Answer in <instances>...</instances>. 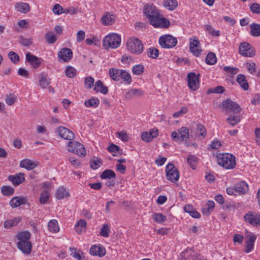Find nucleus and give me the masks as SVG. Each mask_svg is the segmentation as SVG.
<instances>
[{"label":"nucleus","mask_w":260,"mask_h":260,"mask_svg":"<svg viewBox=\"0 0 260 260\" xmlns=\"http://www.w3.org/2000/svg\"><path fill=\"white\" fill-rule=\"evenodd\" d=\"M159 43L164 48H172L177 45V40L171 35H167L159 38Z\"/></svg>","instance_id":"1a4fd4ad"},{"label":"nucleus","mask_w":260,"mask_h":260,"mask_svg":"<svg viewBox=\"0 0 260 260\" xmlns=\"http://www.w3.org/2000/svg\"><path fill=\"white\" fill-rule=\"evenodd\" d=\"M141 138L143 141L148 143L153 140V137L150 136L148 132H147L142 133Z\"/></svg>","instance_id":"0e129e2a"},{"label":"nucleus","mask_w":260,"mask_h":260,"mask_svg":"<svg viewBox=\"0 0 260 260\" xmlns=\"http://www.w3.org/2000/svg\"><path fill=\"white\" fill-rule=\"evenodd\" d=\"M49 198V195L48 192L47 190H43L41 193L39 200L40 203L41 204H46L48 202Z\"/></svg>","instance_id":"09e8293b"},{"label":"nucleus","mask_w":260,"mask_h":260,"mask_svg":"<svg viewBox=\"0 0 260 260\" xmlns=\"http://www.w3.org/2000/svg\"><path fill=\"white\" fill-rule=\"evenodd\" d=\"M102 164V159L98 157H93L90 161V166L93 170L98 169Z\"/></svg>","instance_id":"ea45409f"},{"label":"nucleus","mask_w":260,"mask_h":260,"mask_svg":"<svg viewBox=\"0 0 260 260\" xmlns=\"http://www.w3.org/2000/svg\"><path fill=\"white\" fill-rule=\"evenodd\" d=\"M65 74L68 77L73 78L76 75L77 70L73 67L67 66L65 70Z\"/></svg>","instance_id":"79ce46f5"},{"label":"nucleus","mask_w":260,"mask_h":260,"mask_svg":"<svg viewBox=\"0 0 260 260\" xmlns=\"http://www.w3.org/2000/svg\"><path fill=\"white\" fill-rule=\"evenodd\" d=\"M251 29V35L253 37H259L260 36V24L256 23L250 25Z\"/></svg>","instance_id":"2f4dec72"},{"label":"nucleus","mask_w":260,"mask_h":260,"mask_svg":"<svg viewBox=\"0 0 260 260\" xmlns=\"http://www.w3.org/2000/svg\"><path fill=\"white\" fill-rule=\"evenodd\" d=\"M115 17L109 12L106 13L101 18V22L105 25H112L115 22Z\"/></svg>","instance_id":"5701e85b"},{"label":"nucleus","mask_w":260,"mask_h":260,"mask_svg":"<svg viewBox=\"0 0 260 260\" xmlns=\"http://www.w3.org/2000/svg\"><path fill=\"white\" fill-rule=\"evenodd\" d=\"M94 82V79L91 76H88L84 79V85L86 88L90 89Z\"/></svg>","instance_id":"8fccbe9b"},{"label":"nucleus","mask_w":260,"mask_h":260,"mask_svg":"<svg viewBox=\"0 0 260 260\" xmlns=\"http://www.w3.org/2000/svg\"><path fill=\"white\" fill-rule=\"evenodd\" d=\"M84 104L87 107H97L100 104V100L98 98H92L91 99L86 101Z\"/></svg>","instance_id":"4c0bfd02"},{"label":"nucleus","mask_w":260,"mask_h":260,"mask_svg":"<svg viewBox=\"0 0 260 260\" xmlns=\"http://www.w3.org/2000/svg\"><path fill=\"white\" fill-rule=\"evenodd\" d=\"M45 39L48 44H53L57 40L55 35L52 31L47 32L45 36Z\"/></svg>","instance_id":"a18cd8bd"},{"label":"nucleus","mask_w":260,"mask_h":260,"mask_svg":"<svg viewBox=\"0 0 260 260\" xmlns=\"http://www.w3.org/2000/svg\"><path fill=\"white\" fill-rule=\"evenodd\" d=\"M147 55L153 59H156L159 55V51L155 47H150L148 49Z\"/></svg>","instance_id":"c03bdc74"},{"label":"nucleus","mask_w":260,"mask_h":260,"mask_svg":"<svg viewBox=\"0 0 260 260\" xmlns=\"http://www.w3.org/2000/svg\"><path fill=\"white\" fill-rule=\"evenodd\" d=\"M68 150L78 155L83 157L86 154L85 148L81 143L76 141H69L68 142Z\"/></svg>","instance_id":"423d86ee"},{"label":"nucleus","mask_w":260,"mask_h":260,"mask_svg":"<svg viewBox=\"0 0 260 260\" xmlns=\"http://www.w3.org/2000/svg\"><path fill=\"white\" fill-rule=\"evenodd\" d=\"M26 61L28 62L34 69L38 68L41 63L40 58L30 52L26 54Z\"/></svg>","instance_id":"a211bd4d"},{"label":"nucleus","mask_w":260,"mask_h":260,"mask_svg":"<svg viewBox=\"0 0 260 260\" xmlns=\"http://www.w3.org/2000/svg\"><path fill=\"white\" fill-rule=\"evenodd\" d=\"M225 90L224 88L222 86H217L214 88H209L207 91V93H222Z\"/></svg>","instance_id":"864d4df0"},{"label":"nucleus","mask_w":260,"mask_h":260,"mask_svg":"<svg viewBox=\"0 0 260 260\" xmlns=\"http://www.w3.org/2000/svg\"><path fill=\"white\" fill-rule=\"evenodd\" d=\"M223 107L235 113H239L241 111L240 106L237 103L233 102L230 99H226L222 103Z\"/></svg>","instance_id":"2eb2a0df"},{"label":"nucleus","mask_w":260,"mask_h":260,"mask_svg":"<svg viewBox=\"0 0 260 260\" xmlns=\"http://www.w3.org/2000/svg\"><path fill=\"white\" fill-rule=\"evenodd\" d=\"M120 43V36L115 33L108 35L103 40V46L106 48H117Z\"/></svg>","instance_id":"20e7f679"},{"label":"nucleus","mask_w":260,"mask_h":260,"mask_svg":"<svg viewBox=\"0 0 260 260\" xmlns=\"http://www.w3.org/2000/svg\"><path fill=\"white\" fill-rule=\"evenodd\" d=\"M15 9L17 11L24 14L27 13L30 9L27 3L21 2H18L15 4Z\"/></svg>","instance_id":"a878e982"},{"label":"nucleus","mask_w":260,"mask_h":260,"mask_svg":"<svg viewBox=\"0 0 260 260\" xmlns=\"http://www.w3.org/2000/svg\"><path fill=\"white\" fill-rule=\"evenodd\" d=\"M256 239V236L252 233L247 235L245 249V251L246 253H249L253 250Z\"/></svg>","instance_id":"aec40b11"},{"label":"nucleus","mask_w":260,"mask_h":260,"mask_svg":"<svg viewBox=\"0 0 260 260\" xmlns=\"http://www.w3.org/2000/svg\"><path fill=\"white\" fill-rule=\"evenodd\" d=\"M226 120L230 125L234 126L239 122L240 117L238 116H230Z\"/></svg>","instance_id":"603ef678"},{"label":"nucleus","mask_w":260,"mask_h":260,"mask_svg":"<svg viewBox=\"0 0 260 260\" xmlns=\"http://www.w3.org/2000/svg\"><path fill=\"white\" fill-rule=\"evenodd\" d=\"M69 196V192L67 189L63 186L58 187L55 193V197L57 200H61L64 198H67Z\"/></svg>","instance_id":"bb28decb"},{"label":"nucleus","mask_w":260,"mask_h":260,"mask_svg":"<svg viewBox=\"0 0 260 260\" xmlns=\"http://www.w3.org/2000/svg\"><path fill=\"white\" fill-rule=\"evenodd\" d=\"M48 226L49 230L51 232L56 233L59 230L58 222L55 219L50 220L48 223Z\"/></svg>","instance_id":"c9c22d12"},{"label":"nucleus","mask_w":260,"mask_h":260,"mask_svg":"<svg viewBox=\"0 0 260 260\" xmlns=\"http://www.w3.org/2000/svg\"><path fill=\"white\" fill-rule=\"evenodd\" d=\"M167 179L172 182H176L179 178V173L178 169L172 163H169L166 167Z\"/></svg>","instance_id":"0eeeda50"},{"label":"nucleus","mask_w":260,"mask_h":260,"mask_svg":"<svg viewBox=\"0 0 260 260\" xmlns=\"http://www.w3.org/2000/svg\"><path fill=\"white\" fill-rule=\"evenodd\" d=\"M127 46L129 51L136 54H140L143 51V44L137 38L129 39L127 42Z\"/></svg>","instance_id":"39448f33"},{"label":"nucleus","mask_w":260,"mask_h":260,"mask_svg":"<svg viewBox=\"0 0 260 260\" xmlns=\"http://www.w3.org/2000/svg\"><path fill=\"white\" fill-rule=\"evenodd\" d=\"M152 218L158 223H162L167 220V217L160 213H154L152 215Z\"/></svg>","instance_id":"37998d69"},{"label":"nucleus","mask_w":260,"mask_h":260,"mask_svg":"<svg viewBox=\"0 0 260 260\" xmlns=\"http://www.w3.org/2000/svg\"><path fill=\"white\" fill-rule=\"evenodd\" d=\"M1 192L4 196H10L14 192V189L10 186H3L1 187Z\"/></svg>","instance_id":"a19ab883"},{"label":"nucleus","mask_w":260,"mask_h":260,"mask_svg":"<svg viewBox=\"0 0 260 260\" xmlns=\"http://www.w3.org/2000/svg\"><path fill=\"white\" fill-rule=\"evenodd\" d=\"M243 218L245 222L252 226H258L260 225V214L256 212H248L244 215Z\"/></svg>","instance_id":"9b49d317"},{"label":"nucleus","mask_w":260,"mask_h":260,"mask_svg":"<svg viewBox=\"0 0 260 260\" xmlns=\"http://www.w3.org/2000/svg\"><path fill=\"white\" fill-rule=\"evenodd\" d=\"M223 70L225 72L228 73H230L232 75H235L238 72L239 69L236 67L226 66L223 68Z\"/></svg>","instance_id":"bf43d9fd"},{"label":"nucleus","mask_w":260,"mask_h":260,"mask_svg":"<svg viewBox=\"0 0 260 260\" xmlns=\"http://www.w3.org/2000/svg\"><path fill=\"white\" fill-rule=\"evenodd\" d=\"M40 85L43 88H45L50 83L47 78L45 76H42L39 80Z\"/></svg>","instance_id":"e2e57ef3"},{"label":"nucleus","mask_w":260,"mask_h":260,"mask_svg":"<svg viewBox=\"0 0 260 260\" xmlns=\"http://www.w3.org/2000/svg\"><path fill=\"white\" fill-rule=\"evenodd\" d=\"M19 43L24 46L28 47L32 44V42L31 39H26L23 37H20Z\"/></svg>","instance_id":"4d7b16f0"},{"label":"nucleus","mask_w":260,"mask_h":260,"mask_svg":"<svg viewBox=\"0 0 260 260\" xmlns=\"http://www.w3.org/2000/svg\"><path fill=\"white\" fill-rule=\"evenodd\" d=\"M144 66L139 64L135 65L133 67L132 71L134 74L136 75H140L144 72Z\"/></svg>","instance_id":"de8ad7c7"},{"label":"nucleus","mask_w":260,"mask_h":260,"mask_svg":"<svg viewBox=\"0 0 260 260\" xmlns=\"http://www.w3.org/2000/svg\"><path fill=\"white\" fill-rule=\"evenodd\" d=\"M143 94V91L139 89H132L127 93V94H129L131 97L139 96Z\"/></svg>","instance_id":"680f3d73"},{"label":"nucleus","mask_w":260,"mask_h":260,"mask_svg":"<svg viewBox=\"0 0 260 260\" xmlns=\"http://www.w3.org/2000/svg\"><path fill=\"white\" fill-rule=\"evenodd\" d=\"M8 57L11 61L14 64L18 63L19 61V57L18 55L13 51L9 52L8 53Z\"/></svg>","instance_id":"3c124183"},{"label":"nucleus","mask_w":260,"mask_h":260,"mask_svg":"<svg viewBox=\"0 0 260 260\" xmlns=\"http://www.w3.org/2000/svg\"><path fill=\"white\" fill-rule=\"evenodd\" d=\"M197 131L199 133V136L204 139L207 135L206 129L204 125L199 123L197 125Z\"/></svg>","instance_id":"49530a36"},{"label":"nucleus","mask_w":260,"mask_h":260,"mask_svg":"<svg viewBox=\"0 0 260 260\" xmlns=\"http://www.w3.org/2000/svg\"><path fill=\"white\" fill-rule=\"evenodd\" d=\"M27 199L24 197H15L11 199L10 202V206L14 208L20 205L26 204Z\"/></svg>","instance_id":"412c9836"},{"label":"nucleus","mask_w":260,"mask_h":260,"mask_svg":"<svg viewBox=\"0 0 260 260\" xmlns=\"http://www.w3.org/2000/svg\"><path fill=\"white\" fill-rule=\"evenodd\" d=\"M8 179L12 182L14 185H18L23 182L24 180V174L23 173H19L17 175H10Z\"/></svg>","instance_id":"b1692460"},{"label":"nucleus","mask_w":260,"mask_h":260,"mask_svg":"<svg viewBox=\"0 0 260 260\" xmlns=\"http://www.w3.org/2000/svg\"><path fill=\"white\" fill-rule=\"evenodd\" d=\"M189 49L196 56H199L201 54V49L200 41L196 36H193L190 39Z\"/></svg>","instance_id":"ddd939ff"},{"label":"nucleus","mask_w":260,"mask_h":260,"mask_svg":"<svg viewBox=\"0 0 260 260\" xmlns=\"http://www.w3.org/2000/svg\"><path fill=\"white\" fill-rule=\"evenodd\" d=\"M244 239V237L241 234H236L234 235L233 241L235 243L237 242L242 243Z\"/></svg>","instance_id":"338daca9"},{"label":"nucleus","mask_w":260,"mask_h":260,"mask_svg":"<svg viewBox=\"0 0 260 260\" xmlns=\"http://www.w3.org/2000/svg\"><path fill=\"white\" fill-rule=\"evenodd\" d=\"M21 247L19 246V243H17V247L19 249L21 250L24 253L26 254H29L31 253L32 249V244L30 242H29V244L27 246L26 244L22 243Z\"/></svg>","instance_id":"58836bf2"},{"label":"nucleus","mask_w":260,"mask_h":260,"mask_svg":"<svg viewBox=\"0 0 260 260\" xmlns=\"http://www.w3.org/2000/svg\"><path fill=\"white\" fill-rule=\"evenodd\" d=\"M17 238L18 240V243H19V246L21 247L22 243L26 244L27 246L29 244V239L30 238V233L27 231H23L19 232L17 236Z\"/></svg>","instance_id":"6ab92c4d"},{"label":"nucleus","mask_w":260,"mask_h":260,"mask_svg":"<svg viewBox=\"0 0 260 260\" xmlns=\"http://www.w3.org/2000/svg\"><path fill=\"white\" fill-rule=\"evenodd\" d=\"M144 13L148 18L150 23L154 27L167 28L170 25V21L161 15L153 4L145 5Z\"/></svg>","instance_id":"f257e3e1"},{"label":"nucleus","mask_w":260,"mask_h":260,"mask_svg":"<svg viewBox=\"0 0 260 260\" xmlns=\"http://www.w3.org/2000/svg\"><path fill=\"white\" fill-rule=\"evenodd\" d=\"M217 58L215 53L209 52L207 54L205 58V62L207 64L213 65L215 64Z\"/></svg>","instance_id":"72a5a7b5"},{"label":"nucleus","mask_w":260,"mask_h":260,"mask_svg":"<svg viewBox=\"0 0 260 260\" xmlns=\"http://www.w3.org/2000/svg\"><path fill=\"white\" fill-rule=\"evenodd\" d=\"M178 260H206L192 249L187 248L180 253Z\"/></svg>","instance_id":"6e6552de"},{"label":"nucleus","mask_w":260,"mask_h":260,"mask_svg":"<svg viewBox=\"0 0 260 260\" xmlns=\"http://www.w3.org/2000/svg\"><path fill=\"white\" fill-rule=\"evenodd\" d=\"M171 136L174 141L180 140L181 141H187L189 139V129L186 127H182L178 130V132H173Z\"/></svg>","instance_id":"f8f14e48"},{"label":"nucleus","mask_w":260,"mask_h":260,"mask_svg":"<svg viewBox=\"0 0 260 260\" xmlns=\"http://www.w3.org/2000/svg\"><path fill=\"white\" fill-rule=\"evenodd\" d=\"M239 51L241 55L245 57H251L255 54V51L253 46L245 42L240 43Z\"/></svg>","instance_id":"9d476101"},{"label":"nucleus","mask_w":260,"mask_h":260,"mask_svg":"<svg viewBox=\"0 0 260 260\" xmlns=\"http://www.w3.org/2000/svg\"><path fill=\"white\" fill-rule=\"evenodd\" d=\"M255 141L256 143L260 145V128L257 127L255 129Z\"/></svg>","instance_id":"774afa93"},{"label":"nucleus","mask_w":260,"mask_h":260,"mask_svg":"<svg viewBox=\"0 0 260 260\" xmlns=\"http://www.w3.org/2000/svg\"><path fill=\"white\" fill-rule=\"evenodd\" d=\"M187 161L190 168L194 170L198 162V158L193 155H189L187 158Z\"/></svg>","instance_id":"473e14b6"},{"label":"nucleus","mask_w":260,"mask_h":260,"mask_svg":"<svg viewBox=\"0 0 260 260\" xmlns=\"http://www.w3.org/2000/svg\"><path fill=\"white\" fill-rule=\"evenodd\" d=\"M20 166L21 168L30 170L36 168L37 165L29 159H23L20 161Z\"/></svg>","instance_id":"c756f323"},{"label":"nucleus","mask_w":260,"mask_h":260,"mask_svg":"<svg viewBox=\"0 0 260 260\" xmlns=\"http://www.w3.org/2000/svg\"><path fill=\"white\" fill-rule=\"evenodd\" d=\"M199 74L197 76L193 72L188 74V86L192 90L196 91L199 87Z\"/></svg>","instance_id":"4468645a"},{"label":"nucleus","mask_w":260,"mask_h":260,"mask_svg":"<svg viewBox=\"0 0 260 260\" xmlns=\"http://www.w3.org/2000/svg\"><path fill=\"white\" fill-rule=\"evenodd\" d=\"M109 75L114 81H119L122 80L123 82L130 84L132 82L131 75L125 70L117 68H110L109 70Z\"/></svg>","instance_id":"f03ea898"},{"label":"nucleus","mask_w":260,"mask_h":260,"mask_svg":"<svg viewBox=\"0 0 260 260\" xmlns=\"http://www.w3.org/2000/svg\"><path fill=\"white\" fill-rule=\"evenodd\" d=\"M236 81L244 90L248 89L249 85L246 80V77L245 75L243 74H239L237 77Z\"/></svg>","instance_id":"c85d7f7f"},{"label":"nucleus","mask_w":260,"mask_h":260,"mask_svg":"<svg viewBox=\"0 0 260 260\" xmlns=\"http://www.w3.org/2000/svg\"><path fill=\"white\" fill-rule=\"evenodd\" d=\"M100 178L102 179H115L116 174L113 170L106 169L101 174Z\"/></svg>","instance_id":"7c9ffc66"},{"label":"nucleus","mask_w":260,"mask_h":260,"mask_svg":"<svg viewBox=\"0 0 260 260\" xmlns=\"http://www.w3.org/2000/svg\"><path fill=\"white\" fill-rule=\"evenodd\" d=\"M93 89L97 92H100L104 94H106L108 92V87L105 86L100 80L95 82Z\"/></svg>","instance_id":"cd10ccee"},{"label":"nucleus","mask_w":260,"mask_h":260,"mask_svg":"<svg viewBox=\"0 0 260 260\" xmlns=\"http://www.w3.org/2000/svg\"><path fill=\"white\" fill-rule=\"evenodd\" d=\"M177 5L176 0H165L164 2V6L169 10H174Z\"/></svg>","instance_id":"e433bc0d"},{"label":"nucleus","mask_w":260,"mask_h":260,"mask_svg":"<svg viewBox=\"0 0 260 260\" xmlns=\"http://www.w3.org/2000/svg\"><path fill=\"white\" fill-rule=\"evenodd\" d=\"M6 103L9 106L13 105L16 101V97L12 94H7L5 99Z\"/></svg>","instance_id":"6e6d98bb"},{"label":"nucleus","mask_w":260,"mask_h":260,"mask_svg":"<svg viewBox=\"0 0 260 260\" xmlns=\"http://www.w3.org/2000/svg\"><path fill=\"white\" fill-rule=\"evenodd\" d=\"M235 190L237 192L244 194L248 190V185L245 181H240L235 185Z\"/></svg>","instance_id":"393cba45"},{"label":"nucleus","mask_w":260,"mask_h":260,"mask_svg":"<svg viewBox=\"0 0 260 260\" xmlns=\"http://www.w3.org/2000/svg\"><path fill=\"white\" fill-rule=\"evenodd\" d=\"M250 9L253 13L260 14V5L258 3H253L250 6Z\"/></svg>","instance_id":"052dcab7"},{"label":"nucleus","mask_w":260,"mask_h":260,"mask_svg":"<svg viewBox=\"0 0 260 260\" xmlns=\"http://www.w3.org/2000/svg\"><path fill=\"white\" fill-rule=\"evenodd\" d=\"M118 137L123 142L128 141V136L125 132L121 131L117 133Z\"/></svg>","instance_id":"69168bd1"},{"label":"nucleus","mask_w":260,"mask_h":260,"mask_svg":"<svg viewBox=\"0 0 260 260\" xmlns=\"http://www.w3.org/2000/svg\"><path fill=\"white\" fill-rule=\"evenodd\" d=\"M90 253L92 255H98L100 257L103 256L106 253V250L101 245L92 246L90 249Z\"/></svg>","instance_id":"4be33fe9"},{"label":"nucleus","mask_w":260,"mask_h":260,"mask_svg":"<svg viewBox=\"0 0 260 260\" xmlns=\"http://www.w3.org/2000/svg\"><path fill=\"white\" fill-rule=\"evenodd\" d=\"M57 131L60 137L64 139L72 140L75 138L74 134L65 127L59 126L57 128Z\"/></svg>","instance_id":"dca6fc26"},{"label":"nucleus","mask_w":260,"mask_h":260,"mask_svg":"<svg viewBox=\"0 0 260 260\" xmlns=\"http://www.w3.org/2000/svg\"><path fill=\"white\" fill-rule=\"evenodd\" d=\"M63 10H64V9L59 4H55L53 6L52 9L53 13L57 15H59L62 13H63Z\"/></svg>","instance_id":"13d9d810"},{"label":"nucleus","mask_w":260,"mask_h":260,"mask_svg":"<svg viewBox=\"0 0 260 260\" xmlns=\"http://www.w3.org/2000/svg\"><path fill=\"white\" fill-rule=\"evenodd\" d=\"M110 230L107 224H105L103 225L101 232L100 235L104 237H108L109 236Z\"/></svg>","instance_id":"5fc2aeb1"},{"label":"nucleus","mask_w":260,"mask_h":260,"mask_svg":"<svg viewBox=\"0 0 260 260\" xmlns=\"http://www.w3.org/2000/svg\"><path fill=\"white\" fill-rule=\"evenodd\" d=\"M217 158L218 165L226 169H233L236 166L235 157L231 153L219 154Z\"/></svg>","instance_id":"7ed1b4c3"},{"label":"nucleus","mask_w":260,"mask_h":260,"mask_svg":"<svg viewBox=\"0 0 260 260\" xmlns=\"http://www.w3.org/2000/svg\"><path fill=\"white\" fill-rule=\"evenodd\" d=\"M58 60L62 59L64 62L69 61L73 57V52L71 49L62 48L58 54Z\"/></svg>","instance_id":"f3484780"},{"label":"nucleus","mask_w":260,"mask_h":260,"mask_svg":"<svg viewBox=\"0 0 260 260\" xmlns=\"http://www.w3.org/2000/svg\"><path fill=\"white\" fill-rule=\"evenodd\" d=\"M86 221L84 219H80L75 225V230L78 233H81L82 231L85 229Z\"/></svg>","instance_id":"f704fd0d"}]
</instances>
